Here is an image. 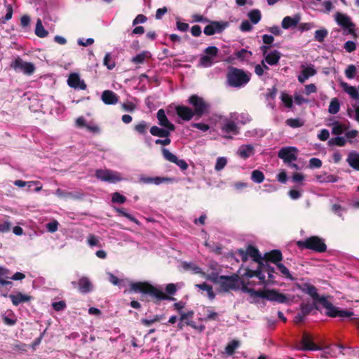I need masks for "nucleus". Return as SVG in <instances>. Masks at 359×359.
Instances as JSON below:
<instances>
[{"label":"nucleus","mask_w":359,"mask_h":359,"mask_svg":"<svg viewBox=\"0 0 359 359\" xmlns=\"http://www.w3.org/2000/svg\"><path fill=\"white\" fill-rule=\"evenodd\" d=\"M130 292L142 294V300L152 302L155 304H160L162 301H174L175 299L166 294L161 289L154 286L147 281L131 282Z\"/></svg>","instance_id":"nucleus-1"},{"label":"nucleus","mask_w":359,"mask_h":359,"mask_svg":"<svg viewBox=\"0 0 359 359\" xmlns=\"http://www.w3.org/2000/svg\"><path fill=\"white\" fill-rule=\"evenodd\" d=\"M306 294L312 297L313 302H318L319 304L322 305L323 308L327 310L325 314L329 317H339L344 318H351L354 315L353 311L341 310L334 306L325 297L320 296L317 292L316 287L313 285H311Z\"/></svg>","instance_id":"nucleus-2"},{"label":"nucleus","mask_w":359,"mask_h":359,"mask_svg":"<svg viewBox=\"0 0 359 359\" xmlns=\"http://www.w3.org/2000/svg\"><path fill=\"white\" fill-rule=\"evenodd\" d=\"M299 249L310 250L316 252L322 253L327 250V245L325 240L317 236H312L304 240H300L296 242Z\"/></svg>","instance_id":"nucleus-3"},{"label":"nucleus","mask_w":359,"mask_h":359,"mask_svg":"<svg viewBox=\"0 0 359 359\" xmlns=\"http://www.w3.org/2000/svg\"><path fill=\"white\" fill-rule=\"evenodd\" d=\"M251 74L242 69L231 67L227 74V83L235 88H241L247 84L250 79Z\"/></svg>","instance_id":"nucleus-4"},{"label":"nucleus","mask_w":359,"mask_h":359,"mask_svg":"<svg viewBox=\"0 0 359 359\" xmlns=\"http://www.w3.org/2000/svg\"><path fill=\"white\" fill-rule=\"evenodd\" d=\"M334 20L346 34L355 35V24L348 15L337 12L334 15Z\"/></svg>","instance_id":"nucleus-5"},{"label":"nucleus","mask_w":359,"mask_h":359,"mask_svg":"<svg viewBox=\"0 0 359 359\" xmlns=\"http://www.w3.org/2000/svg\"><path fill=\"white\" fill-rule=\"evenodd\" d=\"M237 254L241 256V260L243 262L248 261V257H250L254 262L259 265L263 262V257L261 256L259 250L252 245H249L247 247L246 250H243V248L238 249Z\"/></svg>","instance_id":"nucleus-6"},{"label":"nucleus","mask_w":359,"mask_h":359,"mask_svg":"<svg viewBox=\"0 0 359 359\" xmlns=\"http://www.w3.org/2000/svg\"><path fill=\"white\" fill-rule=\"evenodd\" d=\"M189 103L194 107L193 111L195 115L201 116L208 113L209 104L203 100V97L196 95H192L189 97Z\"/></svg>","instance_id":"nucleus-7"},{"label":"nucleus","mask_w":359,"mask_h":359,"mask_svg":"<svg viewBox=\"0 0 359 359\" xmlns=\"http://www.w3.org/2000/svg\"><path fill=\"white\" fill-rule=\"evenodd\" d=\"M239 277L236 274L232 276H220L219 285L221 290L229 292L231 290H237L238 288Z\"/></svg>","instance_id":"nucleus-8"},{"label":"nucleus","mask_w":359,"mask_h":359,"mask_svg":"<svg viewBox=\"0 0 359 359\" xmlns=\"http://www.w3.org/2000/svg\"><path fill=\"white\" fill-rule=\"evenodd\" d=\"M95 177L102 181L109 183H116L123 180L120 172L108 169L97 170L95 172Z\"/></svg>","instance_id":"nucleus-9"},{"label":"nucleus","mask_w":359,"mask_h":359,"mask_svg":"<svg viewBox=\"0 0 359 359\" xmlns=\"http://www.w3.org/2000/svg\"><path fill=\"white\" fill-rule=\"evenodd\" d=\"M299 150L295 147H284L281 148L278 157L283 160L285 164L290 163L297 160Z\"/></svg>","instance_id":"nucleus-10"},{"label":"nucleus","mask_w":359,"mask_h":359,"mask_svg":"<svg viewBox=\"0 0 359 359\" xmlns=\"http://www.w3.org/2000/svg\"><path fill=\"white\" fill-rule=\"evenodd\" d=\"M218 54V48L215 46H209L205 51L204 55L200 58L199 65L203 67L211 66Z\"/></svg>","instance_id":"nucleus-11"},{"label":"nucleus","mask_w":359,"mask_h":359,"mask_svg":"<svg viewBox=\"0 0 359 359\" xmlns=\"http://www.w3.org/2000/svg\"><path fill=\"white\" fill-rule=\"evenodd\" d=\"M11 67L15 72H22L25 74H32L35 70V67L32 63L23 61L20 57L15 59L11 63Z\"/></svg>","instance_id":"nucleus-12"},{"label":"nucleus","mask_w":359,"mask_h":359,"mask_svg":"<svg viewBox=\"0 0 359 359\" xmlns=\"http://www.w3.org/2000/svg\"><path fill=\"white\" fill-rule=\"evenodd\" d=\"M229 26L228 22L212 21L204 28V34L207 36H211L217 33L222 32Z\"/></svg>","instance_id":"nucleus-13"},{"label":"nucleus","mask_w":359,"mask_h":359,"mask_svg":"<svg viewBox=\"0 0 359 359\" xmlns=\"http://www.w3.org/2000/svg\"><path fill=\"white\" fill-rule=\"evenodd\" d=\"M331 126L333 135H356L355 131L349 130L348 121H334Z\"/></svg>","instance_id":"nucleus-14"},{"label":"nucleus","mask_w":359,"mask_h":359,"mask_svg":"<svg viewBox=\"0 0 359 359\" xmlns=\"http://www.w3.org/2000/svg\"><path fill=\"white\" fill-rule=\"evenodd\" d=\"M67 84L74 89L86 90L87 87L84 81L80 78L79 74L77 73H72L69 75Z\"/></svg>","instance_id":"nucleus-15"},{"label":"nucleus","mask_w":359,"mask_h":359,"mask_svg":"<svg viewBox=\"0 0 359 359\" xmlns=\"http://www.w3.org/2000/svg\"><path fill=\"white\" fill-rule=\"evenodd\" d=\"M301 67V74L297 77L299 82L301 83H304L307 79L313 76L317 73V71L313 65H302Z\"/></svg>","instance_id":"nucleus-16"},{"label":"nucleus","mask_w":359,"mask_h":359,"mask_svg":"<svg viewBox=\"0 0 359 359\" xmlns=\"http://www.w3.org/2000/svg\"><path fill=\"white\" fill-rule=\"evenodd\" d=\"M301 15L299 13H297L293 16H286L283 19L281 22V26L285 29L294 28L299 25Z\"/></svg>","instance_id":"nucleus-17"},{"label":"nucleus","mask_w":359,"mask_h":359,"mask_svg":"<svg viewBox=\"0 0 359 359\" xmlns=\"http://www.w3.org/2000/svg\"><path fill=\"white\" fill-rule=\"evenodd\" d=\"M263 261L271 262L277 265L283 259V255L280 250H272L264 255Z\"/></svg>","instance_id":"nucleus-18"},{"label":"nucleus","mask_w":359,"mask_h":359,"mask_svg":"<svg viewBox=\"0 0 359 359\" xmlns=\"http://www.w3.org/2000/svg\"><path fill=\"white\" fill-rule=\"evenodd\" d=\"M175 111L177 116L186 121H190L195 115L193 109L184 105L177 106L175 107Z\"/></svg>","instance_id":"nucleus-19"},{"label":"nucleus","mask_w":359,"mask_h":359,"mask_svg":"<svg viewBox=\"0 0 359 359\" xmlns=\"http://www.w3.org/2000/svg\"><path fill=\"white\" fill-rule=\"evenodd\" d=\"M157 118H158L159 125H161L162 127H164L165 129H167L168 132L174 130L175 126L168 119V118L165 115V111L163 109H161L158 111Z\"/></svg>","instance_id":"nucleus-20"},{"label":"nucleus","mask_w":359,"mask_h":359,"mask_svg":"<svg viewBox=\"0 0 359 359\" xmlns=\"http://www.w3.org/2000/svg\"><path fill=\"white\" fill-rule=\"evenodd\" d=\"M302 348L304 351L318 350V346L313 341L312 337L306 332H304L302 338Z\"/></svg>","instance_id":"nucleus-21"},{"label":"nucleus","mask_w":359,"mask_h":359,"mask_svg":"<svg viewBox=\"0 0 359 359\" xmlns=\"http://www.w3.org/2000/svg\"><path fill=\"white\" fill-rule=\"evenodd\" d=\"M268 300L271 302H278L280 304H284L288 302V298L285 294L280 293L278 290L273 289L269 290Z\"/></svg>","instance_id":"nucleus-22"},{"label":"nucleus","mask_w":359,"mask_h":359,"mask_svg":"<svg viewBox=\"0 0 359 359\" xmlns=\"http://www.w3.org/2000/svg\"><path fill=\"white\" fill-rule=\"evenodd\" d=\"M79 290L83 293H88L93 290V284L87 277H82L78 280Z\"/></svg>","instance_id":"nucleus-23"},{"label":"nucleus","mask_w":359,"mask_h":359,"mask_svg":"<svg viewBox=\"0 0 359 359\" xmlns=\"http://www.w3.org/2000/svg\"><path fill=\"white\" fill-rule=\"evenodd\" d=\"M102 100L106 104H115L118 101V97L111 90H104L102 95Z\"/></svg>","instance_id":"nucleus-24"},{"label":"nucleus","mask_w":359,"mask_h":359,"mask_svg":"<svg viewBox=\"0 0 359 359\" xmlns=\"http://www.w3.org/2000/svg\"><path fill=\"white\" fill-rule=\"evenodd\" d=\"M280 53L276 50L270 51L267 55L264 57V60L266 64L273 66L278 63L280 58Z\"/></svg>","instance_id":"nucleus-25"},{"label":"nucleus","mask_w":359,"mask_h":359,"mask_svg":"<svg viewBox=\"0 0 359 359\" xmlns=\"http://www.w3.org/2000/svg\"><path fill=\"white\" fill-rule=\"evenodd\" d=\"M346 162L353 170L359 171V153L357 151L350 152L347 156Z\"/></svg>","instance_id":"nucleus-26"},{"label":"nucleus","mask_w":359,"mask_h":359,"mask_svg":"<svg viewBox=\"0 0 359 359\" xmlns=\"http://www.w3.org/2000/svg\"><path fill=\"white\" fill-rule=\"evenodd\" d=\"M259 268L261 269V270L264 271H263L264 273H268L267 282L270 284L275 283V282H276L275 276H274L275 269L273 267L271 266L267 263L264 264L263 262L260 264Z\"/></svg>","instance_id":"nucleus-27"},{"label":"nucleus","mask_w":359,"mask_h":359,"mask_svg":"<svg viewBox=\"0 0 359 359\" xmlns=\"http://www.w3.org/2000/svg\"><path fill=\"white\" fill-rule=\"evenodd\" d=\"M318 302H313V303H302L300 304L301 312L305 316L309 315L313 309L319 311V306Z\"/></svg>","instance_id":"nucleus-28"},{"label":"nucleus","mask_w":359,"mask_h":359,"mask_svg":"<svg viewBox=\"0 0 359 359\" xmlns=\"http://www.w3.org/2000/svg\"><path fill=\"white\" fill-rule=\"evenodd\" d=\"M355 136H335L330 139L327 142L329 146H338V147H344L346 142L348 141V138H353Z\"/></svg>","instance_id":"nucleus-29"},{"label":"nucleus","mask_w":359,"mask_h":359,"mask_svg":"<svg viewBox=\"0 0 359 359\" xmlns=\"http://www.w3.org/2000/svg\"><path fill=\"white\" fill-rule=\"evenodd\" d=\"M9 298L15 306H18L21 303L27 302L30 300V296L18 292L15 294H10Z\"/></svg>","instance_id":"nucleus-30"},{"label":"nucleus","mask_w":359,"mask_h":359,"mask_svg":"<svg viewBox=\"0 0 359 359\" xmlns=\"http://www.w3.org/2000/svg\"><path fill=\"white\" fill-rule=\"evenodd\" d=\"M340 85L343 90L353 99L359 100V93L355 87L350 86L346 82H341Z\"/></svg>","instance_id":"nucleus-31"},{"label":"nucleus","mask_w":359,"mask_h":359,"mask_svg":"<svg viewBox=\"0 0 359 359\" xmlns=\"http://www.w3.org/2000/svg\"><path fill=\"white\" fill-rule=\"evenodd\" d=\"M253 147L252 145H243L238 150V154L243 158H248L253 154Z\"/></svg>","instance_id":"nucleus-32"},{"label":"nucleus","mask_w":359,"mask_h":359,"mask_svg":"<svg viewBox=\"0 0 359 359\" xmlns=\"http://www.w3.org/2000/svg\"><path fill=\"white\" fill-rule=\"evenodd\" d=\"M10 271L4 267L0 266V287L12 285L10 280H6L4 278H9Z\"/></svg>","instance_id":"nucleus-33"},{"label":"nucleus","mask_w":359,"mask_h":359,"mask_svg":"<svg viewBox=\"0 0 359 359\" xmlns=\"http://www.w3.org/2000/svg\"><path fill=\"white\" fill-rule=\"evenodd\" d=\"M280 99L285 107L288 109L292 108L293 99L290 95H289L286 92H282L280 93Z\"/></svg>","instance_id":"nucleus-34"},{"label":"nucleus","mask_w":359,"mask_h":359,"mask_svg":"<svg viewBox=\"0 0 359 359\" xmlns=\"http://www.w3.org/2000/svg\"><path fill=\"white\" fill-rule=\"evenodd\" d=\"M196 287L199 288L200 290H205L207 292L208 297L210 299H213L215 297V294L213 292L212 287L206 283H203L201 284H196L195 285Z\"/></svg>","instance_id":"nucleus-35"},{"label":"nucleus","mask_w":359,"mask_h":359,"mask_svg":"<svg viewBox=\"0 0 359 359\" xmlns=\"http://www.w3.org/2000/svg\"><path fill=\"white\" fill-rule=\"evenodd\" d=\"M248 16L251 22L254 25L257 24L262 18L261 12L258 9L252 10L248 13Z\"/></svg>","instance_id":"nucleus-36"},{"label":"nucleus","mask_w":359,"mask_h":359,"mask_svg":"<svg viewBox=\"0 0 359 359\" xmlns=\"http://www.w3.org/2000/svg\"><path fill=\"white\" fill-rule=\"evenodd\" d=\"M240 346V342L238 340L233 339L229 342L225 348V351L227 355H232L235 351Z\"/></svg>","instance_id":"nucleus-37"},{"label":"nucleus","mask_w":359,"mask_h":359,"mask_svg":"<svg viewBox=\"0 0 359 359\" xmlns=\"http://www.w3.org/2000/svg\"><path fill=\"white\" fill-rule=\"evenodd\" d=\"M340 109L339 101L337 98H332L330 101L328 111L330 114H336Z\"/></svg>","instance_id":"nucleus-38"},{"label":"nucleus","mask_w":359,"mask_h":359,"mask_svg":"<svg viewBox=\"0 0 359 359\" xmlns=\"http://www.w3.org/2000/svg\"><path fill=\"white\" fill-rule=\"evenodd\" d=\"M250 295L252 297H262L268 300L269 290H250Z\"/></svg>","instance_id":"nucleus-39"},{"label":"nucleus","mask_w":359,"mask_h":359,"mask_svg":"<svg viewBox=\"0 0 359 359\" xmlns=\"http://www.w3.org/2000/svg\"><path fill=\"white\" fill-rule=\"evenodd\" d=\"M150 57V53L148 51H143L135 57H133L132 62L135 64H141L142 63L146 58Z\"/></svg>","instance_id":"nucleus-40"},{"label":"nucleus","mask_w":359,"mask_h":359,"mask_svg":"<svg viewBox=\"0 0 359 359\" xmlns=\"http://www.w3.org/2000/svg\"><path fill=\"white\" fill-rule=\"evenodd\" d=\"M115 210L116 212H118V215L125 217L127 219H128L130 221H131L137 224H139V223H140L139 221L135 217H133L132 215L126 212L123 208H116Z\"/></svg>","instance_id":"nucleus-41"},{"label":"nucleus","mask_w":359,"mask_h":359,"mask_svg":"<svg viewBox=\"0 0 359 359\" xmlns=\"http://www.w3.org/2000/svg\"><path fill=\"white\" fill-rule=\"evenodd\" d=\"M276 266L284 277L291 280H294V278L292 276V274L290 273V271L284 264L278 263Z\"/></svg>","instance_id":"nucleus-42"},{"label":"nucleus","mask_w":359,"mask_h":359,"mask_svg":"<svg viewBox=\"0 0 359 359\" xmlns=\"http://www.w3.org/2000/svg\"><path fill=\"white\" fill-rule=\"evenodd\" d=\"M4 5L6 9V14L1 19L2 23H6L7 21L10 20L13 16V7L11 4H7L6 1H4Z\"/></svg>","instance_id":"nucleus-43"},{"label":"nucleus","mask_w":359,"mask_h":359,"mask_svg":"<svg viewBox=\"0 0 359 359\" xmlns=\"http://www.w3.org/2000/svg\"><path fill=\"white\" fill-rule=\"evenodd\" d=\"M252 180L257 183H262L264 180V173L258 170L252 172Z\"/></svg>","instance_id":"nucleus-44"},{"label":"nucleus","mask_w":359,"mask_h":359,"mask_svg":"<svg viewBox=\"0 0 359 359\" xmlns=\"http://www.w3.org/2000/svg\"><path fill=\"white\" fill-rule=\"evenodd\" d=\"M328 32L326 29H320L315 32V39L318 42H323L327 36Z\"/></svg>","instance_id":"nucleus-45"},{"label":"nucleus","mask_w":359,"mask_h":359,"mask_svg":"<svg viewBox=\"0 0 359 359\" xmlns=\"http://www.w3.org/2000/svg\"><path fill=\"white\" fill-rule=\"evenodd\" d=\"M103 63L109 69H112L116 65L115 61L112 59L110 53L105 55Z\"/></svg>","instance_id":"nucleus-46"},{"label":"nucleus","mask_w":359,"mask_h":359,"mask_svg":"<svg viewBox=\"0 0 359 359\" xmlns=\"http://www.w3.org/2000/svg\"><path fill=\"white\" fill-rule=\"evenodd\" d=\"M56 194L59 197H60L62 198H65V199L76 198V195L74 193L68 192V191L62 190L60 189H57Z\"/></svg>","instance_id":"nucleus-47"},{"label":"nucleus","mask_w":359,"mask_h":359,"mask_svg":"<svg viewBox=\"0 0 359 359\" xmlns=\"http://www.w3.org/2000/svg\"><path fill=\"white\" fill-rule=\"evenodd\" d=\"M126 200V197L118 192H114L112 194L111 201L113 203L123 204Z\"/></svg>","instance_id":"nucleus-48"},{"label":"nucleus","mask_w":359,"mask_h":359,"mask_svg":"<svg viewBox=\"0 0 359 359\" xmlns=\"http://www.w3.org/2000/svg\"><path fill=\"white\" fill-rule=\"evenodd\" d=\"M35 34L41 38L45 36V30L43 29L42 21L40 19H38L36 21Z\"/></svg>","instance_id":"nucleus-49"},{"label":"nucleus","mask_w":359,"mask_h":359,"mask_svg":"<svg viewBox=\"0 0 359 359\" xmlns=\"http://www.w3.org/2000/svg\"><path fill=\"white\" fill-rule=\"evenodd\" d=\"M236 55L238 58L242 60H248L252 56V53L247 50L242 49L241 50L237 52Z\"/></svg>","instance_id":"nucleus-50"},{"label":"nucleus","mask_w":359,"mask_h":359,"mask_svg":"<svg viewBox=\"0 0 359 359\" xmlns=\"http://www.w3.org/2000/svg\"><path fill=\"white\" fill-rule=\"evenodd\" d=\"M286 123L292 128H299L303 126L304 122L299 118H289L286 121Z\"/></svg>","instance_id":"nucleus-51"},{"label":"nucleus","mask_w":359,"mask_h":359,"mask_svg":"<svg viewBox=\"0 0 359 359\" xmlns=\"http://www.w3.org/2000/svg\"><path fill=\"white\" fill-rule=\"evenodd\" d=\"M356 74V67L353 65H348L346 70H345V75L349 79H352L354 78Z\"/></svg>","instance_id":"nucleus-52"},{"label":"nucleus","mask_w":359,"mask_h":359,"mask_svg":"<svg viewBox=\"0 0 359 359\" xmlns=\"http://www.w3.org/2000/svg\"><path fill=\"white\" fill-rule=\"evenodd\" d=\"M164 158L170 162L175 163L177 161V157L170 152L168 149L163 148L162 149Z\"/></svg>","instance_id":"nucleus-53"},{"label":"nucleus","mask_w":359,"mask_h":359,"mask_svg":"<svg viewBox=\"0 0 359 359\" xmlns=\"http://www.w3.org/2000/svg\"><path fill=\"white\" fill-rule=\"evenodd\" d=\"M227 161L224 157H219L217 159L215 169L217 171L222 170L226 165Z\"/></svg>","instance_id":"nucleus-54"},{"label":"nucleus","mask_w":359,"mask_h":359,"mask_svg":"<svg viewBox=\"0 0 359 359\" xmlns=\"http://www.w3.org/2000/svg\"><path fill=\"white\" fill-rule=\"evenodd\" d=\"M31 19L29 15H24L20 18V25L25 31H27L30 25Z\"/></svg>","instance_id":"nucleus-55"},{"label":"nucleus","mask_w":359,"mask_h":359,"mask_svg":"<svg viewBox=\"0 0 359 359\" xmlns=\"http://www.w3.org/2000/svg\"><path fill=\"white\" fill-rule=\"evenodd\" d=\"M294 102L298 105H301L309 102L308 99L305 98L302 95L297 92H295L294 94Z\"/></svg>","instance_id":"nucleus-56"},{"label":"nucleus","mask_w":359,"mask_h":359,"mask_svg":"<svg viewBox=\"0 0 359 359\" xmlns=\"http://www.w3.org/2000/svg\"><path fill=\"white\" fill-rule=\"evenodd\" d=\"M59 223L57 220L53 219L49 223L46 224V229L48 232L54 233L58 229Z\"/></svg>","instance_id":"nucleus-57"},{"label":"nucleus","mask_w":359,"mask_h":359,"mask_svg":"<svg viewBox=\"0 0 359 359\" xmlns=\"http://www.w3.org/2000/svg\"><path fill=\"white\" fill-rule=\"evenodd\" d=\"M219 276H219L217 273H216V272H212L211 273L208 274V275H205V276H204V277H205L207 280H210V281L212 282L213 283H215V284H216V285H218V283H219Z\"/></svg>","instance_id":"nucleus-58"},{"label":"nucleus","mask_w":359,"mask_h":359,"mask_svg":"<svg viewBox=\"0 0 359 359\" xmlns=\"http://www.w3.org/2000/svg\"><path fill=\"white\" fill-rule=\"evenodd\" d=\"M52 306L55 311H63L67 307V304L65 301H59L53 302L52 304Z\"/></svg>","instance_id":"nucleus-59"},{"label":"nucleus","mask_w":359,"mask_h":359,"mask_svg":"<svg viewBox=\"0 0 359 359\" xmlns=\"http://www.w3.org/2000/svg\"><path fill=\"white\" fill-rule=\"evenodd\" d=\"M88 243L90 246H100L97 237L93 234H90L88 237Z\"/></svg>","instance_id":"nucleus-60"},{"label":"nucleus","mask_w":359,"mask_h":359,"mask_svg":"<svg viewBox=\"0 0 359 359\" xmlns=\"http://www.w3.org/2000/svg\"><path fill=\"white\" fill-rule=\"evenodd\" d=\"M149 126L145 121H141L135 126V131L138 133H144Z\"/></svg>","instance_id":"nucleus-61"},{"label":"nucleus","mask_w":359,"mask_h":359,"mask_svg":"<svg viewBox=\"0 0 359 359\" xmlns=\"http://www.w3.org/2000/svg\"><path fill=\"white\" fill-rule=\"evenodd\" d=\"M121 107L126 111L132 112L136 109V105L132 102H126L121 104Z\"/></svg>","instance_id":"nucleus-62"},{"label":"nucleus","mask_w":359,"mask_h":359,"mask_svg":"<svg viewBox=\"0 0 359 359\" xmlns=\"http://www.w3.org/2000/svg\"><path fill=\"white\" fill-rule=\"evenodd\" d=\"M322 166V161L318 158H311L309 160V167L311 168H319Z\"/></svg>","instance_id":"nucleus-63"},{"label":"nucleus","mask_w":359,"mask_h":359,"mask_svg":"<svg viewBox=\"0 0 359 359\" xmlns=\"http://www.w3.org/2000/svg\"><path fill=\"white\" fill-rule=\"evenodd\" d=\"M344 48L346 52L351 53L356 49V44L352 41H348L344 43Z\"/></svg>","instance_id":"nucleus-64"}]
</instances>
